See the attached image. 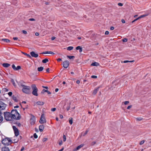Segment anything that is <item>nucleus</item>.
Returning <instances> with one entry per match:
<instances>
[{"instance_id":"1","label":"nucleus","mask_w":151,"mask_h":151,"mask_svg":"<svg viewBox=\"0 0 151 151\" xmlns=\"http://www.w3.org/2000/svg\"><path fill=\"white\" fill-rule=\"evenodd\" d=\"M11 114L12 119L19 120L20 119V115L16 109H13L11 112Z\"/></svg>"},{"instance_id":"2","label":"nucleus","mask_w":151,"mask_h":151,"mask_svg":"<svg viewBox=\"0 0 151 151\" xmlns=\"http://www.w3.org/2000/svg\"><path fill=\"white\" fill-rule=\"evenodd\" d=\"M21 86L23 88L22 91L24 93H29L30 92L31 88L29 86H25L23 84H21Z\"/></svg>"},{"instance_id":"3","label":"nucleus","mask_w":151,"mask_h":151,"mask_svg":"<svg viewBox=\"0 0 151 151\" xmlns=\"http://www.w3.org/2000/svg\"><path fill=\"white\" fill-rule=\"evenodd\" d=\"M31 88L33 90L32 92V94L35 96H38V94L37 93L38 90L35 85H31Z\"/></svg>"},{"instance_id":"4","label":"nucleus","mask_w":151,"mask_h":151,"mask_svg":"<svg viewBox=\"0 0 151 151\" xmlns=\"http://www.w3.org/2000/svg\"><path fill=\"white\" fill-rule=\"evenodd\" d=\"M4 119L6 120H11L12 118V117L11 114L9 112H5L4 113Z\"/></svg>"},{"instance_id":"5","label":"nucleus","mask_w":151,"mask_h":151,"mask_svg":"<svg viewBox=\"0 0 151 151\" xmlns=\"http://www.w3.org/2000/svg\"><path fill=\"white\" fill-rule=\"evenodd\" d=\"M12 142L11 139L9 138H6L2 140V142L4 145H8L10 142Z\"/></svg>"},{"instance_id":"6","label":"nucleus","mask_w":151,"mask_h":151,"mask_svg":"<svg viewBox=\"0 0 151 151\" xmlns=\"http://www.w3.org/2000/svg\"><path fill=\"white\" fill-rule=\"evenodd\" d=\"M39 122L41 124L46 123V121L45 119L44 114H42L41 115Z\"/></svg>"},{"instance_id":"7","label":"nucleus","mask_w":151,"mask_h":151,"mask_svg":"<svg viewBox=\"0 0 151 151\" xmlns=\"http://www.w3.org/2000/svg\"><path fill=\"white\" fill-rule=\"evenodd\" d=\"M13 128L14 132L15 135L16 136H17L19 134V132L18 129L15 126H13Z\"/></svg>"},{"instance_id":"8","label":"nucleus","mask_w":151,"mask_h":151,"mask_svg":"<svg viewBox=\"0 0 151 151\" xmlns=\"http://www.w3.org/2000/svg\"><path fill=\"white\" fill-rule=\"evenodd\" d=\"M69 62L67 60L64 61L63 63V65L64 68H67L69 65Z\"/></svg>"},{"instance_id":"9","label":"nucleus","mask_w":151,"mask_h":151,"mask_svg":"<svg viewBox=\"0 0 151 151\" xmlns=\"http://www.w3.org/2000/svg\"><path fill=\"white\" fill-rule=\"evenodd\" d=\"M6 107V105L2 102L0 104V111L4 110Z\"/></svg>"},{"instance_id":"10","label":"nucleus","mask_w":151,"mask_h":151,"mask_svg":"<svg viewBox=\"0 0 151 151\" xmlns=\"http://www.w3.org/2000/svg\"><path fill=\"white\" fill-rule=\"evenodd\" d=\"M12 67L15 70H17L21 69V67L20 66H18L17 67H16L14 64H13L12 65Z\"/></svg>"},{"instance_id":"11","label":"nucleus","mask_w":151,"mask_h":151,"mask_svg":"<svg viewBox=\"0 0 151 151\" xmlns=\"http://www.w3.org/2000/svg\"><path fill=\"white\" fill-rule=\"evenodd\" d=\"M35 117L33 116L30 119V123L32 125H33L34 124L35 122Z\"/></svg>"},{"instance_id":"12","label":"nucleus","mask_w":151,"mask_h":151,"mask_svg":"<svg viewBox=\"0 0 151 151\" xmlns=\"http://www.w3.org/2000/svg\"><path fill=\"white\" fill-rule=\"evenodd\" d=\"M30 54L31 56L32 57H34L35 58H37L38 56V55L37 54H36L34 51H32L30 52Z\"/></svg>"},{"instance_id":"13","label":"nucleus","mask_w":151,"mask_h":151,"mask_svg":"<svg viewBox=\"0 0 151 151\" xmlns=\"http://www.w3.org/2000/svg\"><path fill=\"white\" fill-rule=\"evenodd\" d=\"M84 146V144H82L78 146L76 148H74L73 149V151H76L78 150L81 148L83 147Z\"/></svg>"},{"instance_id":"14","label":"nucleus","mask_w":151,"mask_h":151,"mask_svg":"<svg viewBox=\"0 0 151 151\" xmlns=\"http://www.w3.org/2000/svg\"><path fill=\"white\" fill-rule=\"evenodd\" d=\"M4 119L2 112L0 111V123L2 122Z\"/></svg>"},{"instance_id":"15","label":"nucleus","mask_w":151,"mask_h":151,"mask_svg":"<svg viewBox=\"0 0 151 151\" xmlns=\"http://www.w3.org/2000/svg\"><path fill=\"white\" fill-rule=\"evenodd\" d=\"M44 129V126L43 125H41L39 127V130L40 132H42Z\"/></svg>"},{"instance_id":"16","label":"nucleus","mask_w":151,"mask_h":151,"mask_svg":"<svg viewBox=\"0 0 151 151\" xmlns=\"http://www.w3.org/2000/svg\"><path fill=\"white\" fill-rule=\"evenodd\" d=\"M42 54H50L52 55H54L55 54L54 53L51 51H45V52H43L41 53Z\"/></svg>"},{"instance_id":"17","label":"nucleus","mask_w":151,"mask_h":151,"mask_svg":"<svg viewBox=\"0 0 151 151\" xmlns=\"http://www.w3.org/2000/svg\"><path fill=\"white\" fill-rule=\"evenodd\" d=\"M36 104L37 105L42 106L44 105V102L42 101H39L37 102Z\"/></svg>"},{"instance_id":"18","label":"nucleus","mask_w":151,"mask_h":151,"mask_svg":"<svg viewBox=\"0 0 151 151\" xmlns=\"http://www.w3.org/2000/svg\"><path fill=\"white\" fill-rule=\"evenodd\" d=\"M2 151H9V149L8 147H5L2 148Z\"/></svg>"},{"instance_id":"19","label":"nucleus","mask_w":151,"mask_h":151,"mask_svg":"<svg viewBox=\"0 0 151 151\" xmlns=\"http://www.w3.org/2000/svg\"><path fill=\"white\" fill-rule=\"evenodd\" d=\"M88 131L87 130L84 133H83V132H82L81 135L79 137H81V136H84L86 135L87 133L88 132Z\"/></svg>"},{"instance_id":"20","label":"nucleus","mask_w":151,"mask_h":151,"mask_svg":"<svg viewBox=\"0 0 151 151\" xmlns=\"http://www.w3.org/2000/svg\"><path fill=\"white\" fill-rule=\"evenodd\" d=\"M45 92H47V93L48 94H51V93L49 91H48V90H45V89H43L41 93L43 94Z\"/></svg>"},{"instance_id":"21","label":"nucleus","mask_w":151,"mask_h":151,"mask_svg":"<svg viewBox=\"0 0 151 151\" xmlns=\"http://www.w3.org/2000/svg\"><path fill=\"white\" fill-rule=\"evenodd\" d=\"M3 66L5 68H8L10 65L7 63H4L2 64Z\"/></svg>"},{"instance_id":"22","label":"nucleus","mask_w":151,"mask_h":151,"mask_svg":"<svg viewBox=\"0 0 151 151\" xmlns=\"http://www.w3.org/2000/svg\"><path fill=\"white\" fill-rule=\"evenodd\" d=\"M76 49L77 50H79V52H81L82 51V48L80 46H77L76 48Z\"/></svg>"},{"instance_id":"23","label":"nucleus","mask_w":151,"mask_h":151,"mask_svg":"<svg viewBox=\"0 0 151 151\" xmlns=\"http://www.w3.org/2000/svg\"><path fill=\"white\" fill-rule=\"evenodd\" d=\"M91 65L93 66H97L99 65V64L98 63L94 62L92 63Z\"/></svg>"},{"instance_id":"24","label":"nucleus","mask_w":151,"mask_h":151,"mask_svg":"<svg viewBox=\"0 0 151 151\" xmlns=\"http://www.w3.org/2000/svg\"><path fill=\"white\" fill-rule=\"evenodd\" d=\"M99 87H98L96 89H95L93 91V93L94 94H95L97 93L98 91L99 90Z\"/></svg>"},{"instance_id":"25","label":"nucleus","mask_w":151,"mask_h":151,"mask_svg":"<svg viewBox=\"0 0 151 151\" xmlns=\"http://www.w3.org/2000/svg\"><path fill=\"white\" fill-rule=\"evenodd\" d=\"M44 68L42 67H40L37 68V70L38 71H41L43 70Z\"/></svg>"},{"instance_id":"26","label":"nucleus","mask_w":151,"mask_h":151,"mask_svg":"<svg viewBox=\"0 0 151 151\" xmlns=\"http://www.w3.org/2000/svg\"><path fill=\"white\" fill-rule=\"evenodd\" d=\"M2 41L6 42H10V40H9L8 39H3L2 40Z\"/></svg>"},{"instance_id":"27","label":"nucleus","mask_w":151,"mask_h":151,"mask_svg":"<svg viewBox=\"0 0 151 151\" xmlns=\"http://www.w3.org/2000/svg\"><path fill=\"white\" fill-rule=\"evenodd\" d=\"M48 61V60L47 58H45L42 60V62L43 63H46Z\"/></svg>"},{"instance_id":"28","label":"nucleus","mask_w":151,"mask_h":151,"mask_svg":"<svg viewBox=\"0 0 151 151\" xmlns=\"http://www.w3.org/2000/svg\"><path fill=\"white\" fill-rule=\"evenodd\" d=\"M12 99L14 101H15V102H17L18 101V100L17 99V98L15 96H13L12 97Z\"/></svg>"},{"instance_id":"29","label":"nucleus","mask_w":151,"mask_h":151,"mask_svg":"<svg viewBox=\"0 0 151 151\" xmlns=\"http://www.w3.org/2000/svg\"><path fill=\"white\" fill-rule=\"evenodd\" d=\"M22 53L25 55H26L27 57H28L29 58H31V56L29 54H27L26 53L24 52H22Z\"/></svg>"},{"instance_id":"30","label":"nucleus","mask_w":151,"mask_h":151,"mask_svg":"<svg viewBox=\"0 0 151 151\" xmlns=\"http://www.w3.org/2000/svg\"><path fill=\"white\" fill-rule=\"evenodd\" d=\"M73 47H72V46H70V47H68L67 48V50H72V49H73Z\"/></svg>"},{"instance_id":"31","label":"nucleus","mask_w":151,"mask_h":151,"mask_svg":"<svg viewBox=\"0 0 151 151\" xmlns=\"http://www.w3.org/2000/svg\"><path fill=\"white\" fill-rule=\"evenodd\" d=\"M67 57L70 59H73V58L75 57L73 56H69V55H67Z\"/></svg>"},{"instance_id":"32","label":"nucleus","mask_w":151,"mask_h":151,"mask_svg":"<svg viewBox=\"0 0 151 151\" xmlns=\"http://www.w3.org/2000/svg\"><path fill=\"white\" fill-rule=\"evenodd\" d=\"M69 123L70 124H73V118H70Z\"/></svg>"},{"instance_id":"33","label":"nucleus","mask_w":151,"mask_h":151,"mask_svg":"<svg viewBox=\"0 0 151 151\" xmlns=\"http://www.w3.org/2000/svg\"><path fill=\"white\" fill-rule=\"evenodd\" d=\"M134 62V61H129V60H124V63H128V62Z\"/></svg>"},{"instance_id":"34","label":"nucleus","mask_w":151,"mask_h":151,"mask_svg":"<svg viewBox=\"0 0 151 151\" xmlns=\"http://www.w3.org/2000/svg\"><path fill=\"white\" fill-rule=\"evenodd\" d=\"M63 141L64 142H65L66 141V137L65 135H63Z\"/></svg>"},{"instance_id":"35","label":"nucleus","mask_w":151,"mask_h":151,"mask_svg":"<svg viewBox=\"0 0 151 151\" xmlns=\"http://www.w3.org/2000/svg\"><path fill=\"white\" fill-rule=\"evenodd\" d=\"M122 41L123 42H126L127 41V38H124V39H123L122 40Z\"/></svg>"},{"instance_id":"36","label":"nucleus","mask_w":151,"mask_h":151,"mask_svg":"<svg viewBox=\"0 0 151 151\" xmlns=\"http://www.w3.org/2000/svg\"><path fill=\"white\" fill-rule=\"evenodd\" d=\"M71 104V103H70L69 105L67 108V111H68L70 108V105Z\"/></svg>"},{"instance_id":"37","label":"nucleus","mask_w":151,"mask_h":151,"mask_svg":"<svg viewBox=\"0 0 151 151\" xmlns=\"http://www.w3.org/2000/svg\"><path fill=\"white\" fill-rule=\"evenodd\" d=\"M34 137L35 138H37L38 137V136H37V135L36 134V133H35L34 134Z\"/></svg>"},{"instance_id":"38","label":"nucleus","mask_w":151,"mask_h":151,"mask_svg":"<svg viewBox=\"0 0 151 151\" xmlns=\"http://www.w3.org/2000/svg\"><path fill=\"white\" fill-rule=\"evenodd\" d=\"M145 142V141L144 140H142V141H141L140 143H139V144L141 145H142Z\"/></svg>"},{"instance_id":"39","label":"nucleus","mask_w":151,"mask_h":151,"mask_svg":"<svg viewBox=\"0 0 151 151\" xmlns=\"http://www.w3.org/2000/svg\"><path fill=\"white\" fill-rule=\"evenodd\" d=\"M146 15H142L141 16H140L139 17H138V18H139V19H140V18H142V17H145V16H146Z\"/></svg>"},{"instance_id":"40","label":"nucleus","mask_w":151,"mask_h":151,"mask_svg":"<svg viewBox=\"0 0 151 151\" xmlns=\"http://www.w3.org/2000/svg\"><path fill=\"white\" fill-rule=\"evenodd\" d=\"M139 19V18L138 17L137 18L135 19L132 22V23H133L134 22H135L137 20H138Z\"/></svg>"},{"instance_id":"41","label":"nucleus","mask_w":151,"mask_h":151,"mask_svg":"<svg viewBox=\"0 0 151 151\" xmlns=\"http://www.w3.org/2000/svg\"><path fill=\"white\" fill-rule=\"evenodd\" d=\"M142 119V118L141 117L137 118V119L138 121H141Z\"/></svg>"},{"instance_id":"42","label":"nucleus","mask_w":151,"mask_h":151,"mask_svg":"<svg viewBox=\"0 0 151 151\" xmlns=\"http://www.w3.org/2000/svg\"><path fill=\"white\" fill-rule=\"evenodd\" d=\"M56 110V108H52L51 109V111H54Z\"/></svg>"},{"instance_id":"43","label":"nucleus","mask_w":151,"mask_h":151,"mask_svg":"<svg viewBox=\"0 0 151 151\" xmlns=\"http://www.w3.org/2000/svg\"><path fill=\"white\" fill-rule=\"evenodd\" d=\"M12 92H10L8 93V94L9 96H11L12 95Z\"/></svg>"},{"instance_id":"44","label":"nucleus","mask_w":151,"mask_h":151,"mask_svg":"<svg viewBox=\"0 0 151 151\" xmlns=\"http://www.w3.org/2000/svg\"><path fill=\"white\" fill-rule=\"evenodd\" d=\"M22 32L23 34H27V32L26 31L24 30H22Z\"/></svg>"},{"instance_id":"45","label":"nucleus","mask_w":151,"mask_h":151,"mask_svg":"<svg viewBox=\"0 0 151 151\" xmlns=\"http://www.w3.org/2000/svg\"><path fill=\"white\" fill-rule=\"evenodd\" d=\"M129 103V101H125L124 102V104L125 105H127Z\"/></svg>"},{"instance_id":"46","label":"nucleus","mask_w":151,"mask_h":151,"mask_svg":"<svg viewBox=\"0 0 151 151\" xmlns=\"http://www.w3.org/2000/svg\"><path fill=\"white\" fill-rule=\"evenodd\" d=\"M109 32L108 31H106L105 32V34L106 35H108L109 34Z\"/></svg>"},{"instance_id":"47","label":"nucleus","mask_w":151,"mask_h":151,"mask_svg":"<svg viewBox=\"0 0 151 151\" xmlns=\"http://www.w3.org/2000/svg\"><path fill=\"white\" fill-rule=\"evenodd\" d=\"M96 142H93L91 143V145H93L96 144Z\"/></svg>"},{"instance_id":"48","label":"nucleus","mask_w":151,"mask_h":151,"mask_svg":"<svg viewBox=\"0 0 151 151\" xmlns=\"http://www.w3.org/2000/svg\"><path fill=\"white\" fill-rule=\"evenodd\" d=\"M47 138H44L43 139V142H45L46 141H47Z\"/></svg>"},{"instance_id":"49","label":"nucleus","mask_w":151,"mask_h":151,"mask_svg":"<svg viewBox=\"0 0 151 151\" xmlns=\"http://www.w3.org/2000/svg\"><path fill=\"white\" fill-rule=\"evenodd\" d=\"M63 143L62 141V140H61L60 142H59V144L60 145H61Z\"/></svg>"},{"instance_id":"50","label":"nucleus","mask_w":151,"mask_h":151,"mask_svg":"<svg viewBox=\"0 0 151 151\" xmlns=\"http://www.w3.org/2000/svg\"><path fill=\"white\" fill-rule=\"evenodd\" d=\"M29 21H35V19L33 18H31L30 19H29Z\"/></svg>"},{"instance_id":"51","label":"nucleus","mask_w":151,"mask_h":151,"mask_svg":"<svg viewBox=\"0 0 151 151\" xmlns=\"http://www.w3.org/2000/svg\"><path fill=\"white\" fill-rule=\"evenodd\" d=\"M118 5L120 6H123V4L122 3H119L118 4Z\"/></svg>"},{"instance_id":"52","label":"nucleus","mask_w":151,"mask_h":151,"mask_svg":"<svg viewBox=\"0 0 151 151\" xmlns=\"http://www.w3.org/2000/svg\"><path fill=\"white\" fill-rule=\"evenodd\" d=\"M132 105H130V106H128L127 107V109H130V108H131L132 107Z\"/></svg>"},{"instance_id":"53","label":"nucleus","mask_w":151,"mask_h":151,"mask_svg":"<svg viewBox=\"0 0 151 151\" xmlns=\"http://www.w3.org/2000/svg\"><path fill=\"white\" fill-rule=\"evenodd\" d=\"M91 77L93 78H96L97 77V76H92Z\"/></svg>"},{"instance_id":"54","label":"nucleus","mask_w":151,"mask_h":151,"mask_svg":"<svg viewBox=\"0 0 151 151\" xmlns=\"http://www.w3.org/2000/svg\"><path fill=\"white\" fill-rule=\"evenodd\" d=\"M121 21L123 23H124L125 22V21L123 19H122Z\"/></svg>"},{"instance_id":"55","label":"nucleus","mask_w":151,"mask_h":151,"mask_svg":"<svg viewBox=\"0 0 151 151\" xmlns=\"http://www.w3.org/2000/svg\"><path fill=\"white\" fill-rule=\"evenodd\" d=\"M60 117L61 119H63V116L62 115L60 114Z\"/></svg>"},{"instance_id":"56","label":"nucleus","mask_w":151,"mask_h":151,"mask_svg":"<svg viewBox=\"0 0 151 151\" xmlns=\"http://www.w3.org/2000/svg\"><path fill=\"white\" fill-rule=\"evenodd\" d=\"M46 71L47 72L49 73V68H47V69L46 70Z\"/></svg>"},{"instance_id":"57","label":"nucleus","mask_w":151,"mask_h":151,"mask_svg":"<svg viewBox=\"0 0 151 151\" xmlns=\"http://www.w3.org/2000/svg\"><path fill=\"white\" fill-rule=\"evenodd\" d=\"M110 29L111 30H113L114 29V28L113 27H110Z\"/></svg>"},{"instance_id":"58","label":"nucleus","mask_w":151,"mask_h":151,"mask_svg":"<svg viewBox=\"0 0 151 151\" xmlns=\"http://www.w3.org/2000/svg\"><path fill=\"white\" fill-rule=\"evenodd\" d=\"M62 60V59L61 58H59L57 59V61H60Z\"/></svg>"},{"instance_id":"59","label":"nucleus","mask_w":151,"mask_h":151,"mask_svg":"<svg viewBox=\"0 0 151 151\" xmlns=\"http://www.w3.org/2000/svg\"><path fill=\"white\" fill-rule=\"evenodd\" d=\"M13 39L14 40H17L18 39V38L17 37H13Z\"/></svg>"},{"instance_id":"60","label":"nucleus","mask_w":151,"mask_h":151,"mask_svg":"<svg viewBox=\"0 0 151 151\" xmlns=\"http://www.w3.org/2000/svg\"><path fill=\"white\" fill-rule=\"evenodd\" d=\"M42 87L44 88H46V89H48V87H46V86H42Z\"/></svg>"},{"instance_id":"61","label":"nucleus","mask_w":151,"mask_h":151,"mask_svg":"<svg viewBox=\"0 0 151 151\" xmlns=\"http://www.w3.org/2000/svg\"><path fill=\"white\" fill-rule=\"evenodd\" d=\"M35 35L37 36H38L39 35V33L38 32H36L35 33Z\"/></svg>"},{"instance_id":"62","label":"nucleus","mask_w":151,"mask_h":151,"mask_svg":"<svg viewBox=\"0 0 151 151\" xmlns=\"http://www.w3.org/2000/svg\"><path fill=\"white\" fill-rule=\"evenodd\" d=\"M76 83L77 84H79L80 83V81L79 80H77L76 81Z\"/></svg>"},{"instance_id":"63","label":"nucleus","mask_w":151,"mask_h":151,"mask_svg":"<svg viewBox=\"0 0 151 151\" xmlns=\"http://www.w3.org/2000/svg\"><path fill=\"white\" fill-rule=\"evenodd\" d=\"M55 38V37H52L51 38V40H54Z\"/></svg>"},{"instance_id":"64","label":"nucleus","mask_w":151,"mask_h":151,"mask_svg":"<svg viewBox=\"0 0 151 151\" xmlns=\"http://www.w3.org/2000/svg\"><path fill=\"white\" fill-rule=\"evenodd\" d=\"M64 150V147H63L61 149L59 150L58 151H63Z\"/></svg>"}]
</instances>
